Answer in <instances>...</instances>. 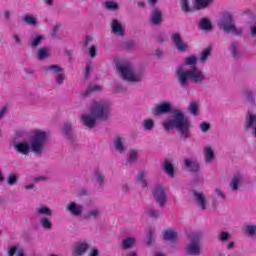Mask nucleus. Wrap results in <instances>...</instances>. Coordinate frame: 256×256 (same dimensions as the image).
<instances>
[{"instance_id": "f257e3e1", "label": "nucleus", "mask_w": 256, "mask_h": 256, "mask_svg": "<svg viewBox=\"0 0 256 256\" xmlns=\"http://www.w3.org/2000/svg\"><path fill=\"white\" fill-rule=\"evenodd\" d=\"M90 114H83L81 116L82 123L93 129L97 121H107L109 118V104L106 102H94L89 107Z\"/></svg>"}, {"instance_id": "f03ea898", "label": "nucleus", "mask_w": 256, "mask_h": 256, "mask_svg": "<svg viewBox=\"0 0 256 256\" xmlns=\"http://www.w3.org/2000/svg\"><path fill=\"white\" fill-rule=\"evenodd\" d=\"M165 131H171V129H178L182 139L186 140L190 137L189 128L191 123L185 118V114L180 110H173L172 119L163 123Z\"/></svg>"}, {"instance_id": "7ed1b4c3", "label": "nucleus", "mask_w": 256, "mask_h": 256, "mask_svg": "<svg viewBox=\"0 0 256 256\" xmlns=\"http://www.w3.org/2000/svg\"><path fill=\"white\" fill-rule=\"evenodd\" d=\"M177 79L180 87L185 89L189 79L192 83H203L205 81V74L197 66H192L188 70L180 66L177 70Z\"/></svg>"}, {"instance_id": "20e7f679", "label": "nucleus", "mask_w": 256, "mask_h": 256, "mask_svg": "<svg viewBox=\"0 0 256 256\" xmlns=\"http://www.w3.org/2000/svg\"><path fill=\"white\" fill-rule=\"evenodd\" d=\"M117 71L120 73L123 79H125V81H129L130 83H139V81L143 79L142 74H135L133 66L129 63L118 64Z\"/></svg>"}, {"instance_id": "39448f33", "label": "nucleus", "mask_w": 256, "mask_h": 256, "mask_svg": "<svg viewBox=\"0 0 256 256\" xmlns=\"http://www.w3.org/2000/svg\"><path fill=\"white\" fill-rule=\"evenodd\" d=\"M47 141V132L36 131L30 139L31 149L34 153H43V145Z\"/></svg>"}, {"instance_id": "423d86ee", "label": "nucleus", "mask_w": 256, "mask_h": 256, "mask_svg": "<svg viewBox=\"0 0 256 256\" xmlns=\"http://www.w3.org/2000/svg\"><path fill=\"white\" fill-rule=\"evenodd\" d=\"M221 29L226 33L232 32L234 35H241L243 31L238 29L235 24H233V14L231 12H225L222 17Z\"/></svg>"}, {"instance_id": "0eeeda50", "label": "nucleus", "mask_w": 256, "mask_h": 256, "mask_svg": "<svg viewBox=\"0 0 256 256\" xmlns=\"http://www.w3.org/2000/svg\"><path fill=\"white\" fill-rule=\"evenodd\" d=\"M188 237L191 240V244L187 246V252L190 255H199V241L203 237V234L201 232H195L191 233Z\"/></svg>"}, {"instance_id": "6e6552de", "label": "nucleus", "mask_w": 256, "mask_h": 256, "mask_svg": "<svg viewBox=\"0 0 256 256\" xmlns=\"http://www.w3.org/2000/svg\"><path fill=\"white\" fill-rule=\"evenodd\" d=\"M152 194L156 203H158L160 207H165V204L167 203V193L165 192V188L158 185L154 188Z\"/></svg>"}, {"instance_id": "1a4fd4ad", "label": "nucleus", "mask_w": 256, "mask_h": 256, "mask_svg": "<svg viewBox=\"0 0 256 256\" xmlns=\"http://www.w3.org/2000/svg\"><path fill=\"white\" fill-rule=\"evenodd\" d=\"M172 41L175 45V47L178 49V51H182V52H185L187 51V43H185L183 41V39L181 38V34L179 33H174L172 35Z\"/></svg>"}, {"instance_id": "9d476101", "label": "nucleus", "mask_w": 256, "mask_h": 256, "mask_svg": "<svg viewBox=\"0 0 256 256\" xmlns=\"http://www.w3.org/2000/svg\"><path fill=\"white\" fill-rule=\"evenodd\" d=\"M173 106L169 102H164L154 108L153 113L154 115H163L164 113H171V109Z\"/></svg>"}, {"instance_id": "9b49d317", "label": "nucleus", "mask_w": 256, "mask_h": 256, "mask_svg": "<svg viewBox=\"0 0 256 256\" xmlns=\"http://www.w3.org/2000/svg\"><path fill=\"white\" fill-rule=\"evenodd\" d=\"M87 249H89V244H87V242H80L74 248V255L83 256Z\"/></svg>"}, {"instance_id": "f8f14e48", "label": "nucleus", "mask_w": 256, "mask_h": 256, "mask_svg": "<svg viewBox=\"0 0 256 256\" xmlns=\"http://www.w3.org/2000/svg\"><path fill=\"white\" fill-rule=\"evenodd\" d=\"M194 197L199 205V207L205 211L207 209V199L205 198V195L203 193H198L197 191H194Z\"/></svg>"}, {"instance_id": "ddd939ff", "label": "nucleus", "mask_w": 256, "mask_h": 256, "mask_svg": "<svg viewBox=\"0 0 256 256\" xmlns=\"http://www.w3.org/2000/svg\"><path fill=\"white\" fill-rule=\"evenodd\" d=\"M14 148L18 153H22V155H29V151H31V146L26 142H19Z\"/></svg>"}, {"instance_id": "4468645a", "label": "nucleus", "mask_w": 256, "mask_h": 256, "mask_svg": "<svg viewBox=\"0 0 256 256\" xmlns=\"http://www.w3.org/2000/svg\"><path fill=\"white\" fill-rule=\"evenodd\" d=\"M67 211H70L72 215L79 216L83 213V206H77L75 202H70L67 206Z\"/></svg>"}, {"instance_id": "2eb2a0df", "label": "nucleus", "mask_w": 256, "mask_h": 256, "mask_svg": "<svg viewBox=\"0 0 256 256\" xmlns=\"http://www.w3.org/2000/svg\"><path fill=\"white\" fill-rule=\"evenodd\" d=\"M215 159V150L211 147L204 148V161L206 163H211Z\"/></svg>"}, {"instance_id": "dca6fc26", "label": "nucleus", "mask_w": 256, "mask_h": 256, "mask_svg": "<svg viewBox=\"0 0 256 256\" xmlns=\"http://www.w3.org/2000/svg\"><path fill=\"white\" fill-rule=\"evenodd\" d=\"M111 27H112V33H118L120 37H123L125 35V31H123V26L121 25V23H119V21L113 20Z\"/></svg>"}, {"instance_id": "f3484780", "label": "nucleus", "mask_w": 256, "mask_h": 256, "mask_svg": "<svg viewBox=\"0 0 256 256\" xmlns=\"http://www.w3.org/2000/svg\"><path fill=\"white\" fill-rule=\"evenodd\" d=\"M184 165H185V167L190 169V171H192V173H198V171L200 169L199 163L193 162L190 159L184 160Z\"/></svg>"}, {"instance_id": "a211bd4d", "label": "nucleus", "mask_w": 256, "mask_h": 256, "mask_svg": "<svg viewBox=\"0 0 256 256\" xmlns=\"http://www.w3.org/2000/svg\"><path fill=\"white\" fill-rule=\"evenodd\" d=\"M8 256H25V250L17 248V246H11L8 250Z\"/></svg>"}, {"instance_id": "6ab92c4d", "label": "nucleus", "mask_w": 256, "mask_h": 256, "mask_svg": "<svg viewBox=\"0 0 256 256\" xmlns=\"http://www.w3.org/2000/svg\"><path fill=\"white\" fill-rule=\"evenodd\" d=\"M164 241H171L172 243L177 241V232L173 230H167L164 232Z\"/></svg>"}, {"instance_id": "aec40b11", "label": "nucleus", "mask_w": 256, "mask_h": 256, "mask_svg": "<svg viewBox=\"0 0 256 256\" xmlns=\"http://www.w3.org/2000/svg\"><path fill=\"white\" fill-rule=\"evenodd\" d=\"M200 29L203 31H211L213 29V25L211 24V21L207 18H202L200 21Z\"/></svg>"}, {"instance_id": "412c9836", "label": "nucleus", "mask_w": 256, "mask_h": 256, "mask_svg": "<svg viewBox=\"0 0 256 256\" xmlns=\"http://www.w3.org/2000/svg\"><path fill=\"white\" fill-rule=\"evenodd\" d=\"M151 21L154 25H160L161 21H163V18H161V11L160 10H155L152 13Z\"/></svg>"}, {"instance_id": "4be33fe9", "label": "nucleus", "mask_w": 256, "mask_h": 256, "mask_svg": "<svg viewBox=\"0 0 256 256\" xmlns=\"http://www.w3.org/2000/svg\"><path fill=\"white\" fill-rule=\"evenodd\" d=\"M240 181H241V174L236 173L232 179V183H230V187L232 188L233 191H237L239 189Z\"/></svg>"}, {"instance_id": "5701e85b", "label": "nucleus", "mask_w": 256, "mask_h": 256, "mask_svg": "<svg viewBox=\"0 0 256 256\" xmlns=\"http://www.w3.org/2000/svg\"><path fill=\"white\" fill-rule=\"evenodd\" d=\"M51 55H49V49L42 47L38 50V59L39 61H43L45 59H49Z\"/></svg>"}, {"instance_id": "b1692460", "label": "nucleus", "mask_w": 256, "mask_h": 256, "mask_svg": "<svg viewBox=\"0 0 256 256\" xmlns=\"http://www.w3.org/2000/svg\"><path fill=\"white\" fill-rule=\"evenodd\" d=\"M163 168L170 177L175 176V168H173V164L171 162H164Z\"/></svg>"}, {"instance_id": "393cba45", "label": "nucleus", "mask_w": 256, "mask_h": 256, "mask_svg": "<svg viewBox=\"0 0 256 256\" xmlns=\"http://www.w3.org/2000/svg\"><path fill=\"white\" fill-rule=\"evenodd\" d=\"M114 146L116 151H119V153H123V151H125V146H123V140L119 136L116 137Z\"/></svg>"}, {"instance_id": "a878e982", "label": "nucleus", "mask_w": 256, "mask_h": 256, "mask_svg": "<svg viewBox=\"0 0 256 256\" xmlns=\"http://www.w3.org/2000/svg\"><path fill=\"white\" fill-rule=\"evenodd\" d=\"M195 3L196 9H205L206 7H209L211 0H195Z\"/></svg>"}, {"instance_id": "bb28decb", "label": "nucleus", "mask_w": 256, "mask_h": 256, "mask_svg": "<svg viewBox=\"0 0 256 256\" xmlns=\"http://www.w3.org/2000/svg\"><path fill=\"white\" fill-rule=\"evenodd\" d=\"M37 213H38V215H46L48 217H51V215H53V212L47 206H42V207L38 208Z\"/></svg>"}, {"instance_id": "cd10ccee", "label": "nucleus", "mask_w": 256, "mask_h": 256, "mask_svg": "<svg viewBox=\"0 0 256 256\" xmlns=\"http://www.w3.org/2000/svg\"><path fill=\"white\" fill-rule=\"evenodd\" d=\"M145 175H147V173L145 171H142L138 173V176L136 178V181L138 183H141L142 187H147V181L145 180Z\"/></svg>"}, {"instance_id": "c85d7f7f", "label": "nucleus", "mask_w": 256, "mask_h": 256, "mask_svg": "<svg viewBox=\"0 0 256 256\" xmlns=\"http://www.w3.org/2000/svg\"><path fill=\"white\" fill-rule=\"evenodd\" d=\"M180 7L184 13H189L193 11L191 6H189V0H180Z\"/></svg>"}, {"instance_id": "c756f323", "label": "nucleus", "mask_w": 256, "mask_h": 256, "mask_svg": "<svg viewBox=\"0 0 256 256\" xmlns=\"http://www.w3.org/2000/svg\"><path fill=\"white\" fill-rule=\"evenodd\" d=\"M40 223L44 229H48V230L53 229V223H51V220H49V218L47 217H43L40 220Z\"/></svg>"}, {"instance_id": "7c9ffc66", "label": "nucleus", "mask_w": 256, "mask_h": 256, "mask_svg": "<svg viewBox=\"0 0 256 256\" xmlns=\"http://www.w3.org/2000/svg\"><path fill=\"white\" fill-rule=\"evenodd\" d=\"M132 245H135V238H126L122 242L123 249H131Z\"/></svg>"}, {"instance_id": "2f4dec72", "label": "nucleus", "mask_w": 256, "mask_h": 256, "mask_svg": "<svg viewBox=\"0 0 256 256\" xmlns=\"http://www.w3.org/2000/svg\"><path fill=\"white\" fill-rule=\"evenodd\" d=\"M105 7L108 11H117V9H119V4H117V2L108 1L106 2Z\"/></svg>"}, {"instance_id": "473e14b6", "label": "nucleus", "mask_w": 256, "mask_h": 256, "mask_svg": "<svg viewBox=\"0 0 256 256\" xmlns=\"http://www.w3.org/2000/svg\"><path fill=\"white\" fill-rule=\"evenodd\" d=\"M185 64L191 67H197V58L195 56H189L185 58Z\"/></svg>"}, {"instance_id": "72a5a7b5", "label": "nucleus", "mask_w": 256, "mask_h": 256, "mask_svg": "<svg viewBox=\"0 0 256 256\" xmlns=\"http://www.w3.org/2000/svg\"><path fill=\"white\" fill-rule=\"evenodd\" d=\"M188 109L192 115L197 116V112L199 111V104H197V102H192L190 103Z\"/></svg>"}, {"instance_id": "f704fd0d", "label": "nucleus", "mask_w": 256, "mask_h": 256, "mask_svg": "<svg viewBox=\"0 0 256 256\" xmlns=\"http://www.w3.org/2000/svg\"><path fill=\"white\" fill-rule=\"evenodd\" d=\"M41 41H43V36L37 35L33 40L30 41V45L31 47H39Z\"/></svg>"}, {"instance_id": "c9c22d12", "label": "nucleus", "mask_w": 256, "mask_h": 256, "mask_svg": "<svg viewBox=\"0 0 256 256\" xmlns=\"http://www.w3.org/2000/svg\"><path fill=\"white\" fill-rule=\"evenodd\" d=\"M63 132L67 135L68 139H71V135L73 133V129L71 128V124L65 123L63 127Z\"/></svg>"}, {"instance_id": "e433bc0d", "label": "nucleus", "mask_w": 256, "mask_h": 256, "mask_svg": "<svg viewBox=\"0 0 256 256\" xmlns=\"http://www.w3.org/2000/svg\"><path fill=\"white\" fill-rule=\"evenodd\" d=\"M24 23H27L28 25H35L37 23V19L31 15H26L23 18Z\"/></svg>"}, {"instance_id": "4c0bfd02", "label": "nucleus", "mask_w": 256, "mask_h": 256, "mask_svg": "<svg viewBox=\"0 0 256 256\" xmlns=\"http://www.w3.org/2000/svg\"><path fill=\"white\" fill-rule=\"evenodd\" d=\"M46 71H53L54 73H61L63 71V68H61L59 65H50V66H46Z\"/></svg>"}, {"instance_id": "58836bf2", "label": "nucleus", "mask_w": 256, "mask_h": 256, "mask_svg": "<svg viewBox=\"0 0 256 256\" xmlns=\"http://www.w3.org/2000/svg\"><path fill=\"white\" fill-rule=\"evenodd\" d=\"M209 55H211V48H206L200 55V61H207Z\"/></svg>"}, {"instance_id": "ea45409f", "label": "nucleus", "mask_w": 256, "mask_h": 256, "mask_svg": "<svg viewBox=\"0 0 256 256\" xmlns=\"http://www.w3.org/2000/svg\"><path fill=\"white\" fill-rule=\"evenodd\" d=\"M134 161H137V151L131 150L128 157V163H133Z\"/></svg>"}, {"instance_id": "a19ab883", "label": "nucleus", "mask_w": 256, "mask_h": 256, "mask_svg": "<svg viewBox=\"0 0 256 256\" xmlns=\"http://www.w3.org/2000/svg\"><path fill=\"white\" fill-rule=\"evenodd\" d=\"M154 125L155 124L153 123V120H151V119H147L144 121V128L147 131H151V129H153Z\"/></svg>"}, {"instance_id": "79ce46f5", "label": "nucleus", "mask_w": 256, "mask_h": 256, "mask_svg": "<svg viewBox=\"0 0 256 256\" xmlns=\"http://www.w3.org/2000/svg\"><path fill=\"white\" fill-rule=\"evenodd\" d=\"M147 214L152 219H157V217H159V215H161V213L159 211L155 210V209L148 210Z\"/></svg>"}, {"instance_id": "37998d69", "label": "nucleus", "mask_w": 256, "mask_h": 256, "mask_svg": "<svg viewBox=\"0 0 256 256\" xmlns=\"http://www.w3.org/2000/svg\"><path fill=\"white\" fill-rule=\"evenodd\" d=\"M93 91H101V86H90L88 87V89L85 92V96L87 97V95H89L90 93H93Z\"/></svg>"}, {"instance_id": "c03bdc74", "label": "nucleus", "mask_w": 256, "mask_h": 256, "mask_svg": "<svg viewBox=\"0 0 256 256\" xmlns=\"http://www.w3.org/2000/svg\"><path fill=\"white\" fill-rule=\"evenodd\" d=\"M246 229V233H248V235H255L256 233V226L255 225H247L245 227Z\"/></svg>"}, {"instance_id": "a18cd8bd", "label": "nucleus", "mask_w": 256, "mask_h": 256, "mask_svg": "<svg viewBox=\"0 0 256 256\" xmlns=\"http://www.w3.org/2000/svg\"><path fill=\"white\" fill-rule=\"evenodd\" d=\"M147 245H151L153 241H155V238L153 237V230L151 228L148 229V235H147Z\"/></svg>"}, {"instance_id": "49530a36", "label": "nucleus", "mask_w": 256, "mask_h": 256, "mask_svg": "<svg viewBox=\"0 0 256 256\" xmlns=\"http://www.w3.org/2000/svg\"><path fill=\"white\" fill-rule=\"evenodd\" d=\"M17 183V176L15 174H10L8 176V185H15Z\"/></svg>"}, {"instance_id": "de8ad7c7", "label": "nucleus", "mask_w": 256, "mask_h": 256, "mask_svg": "<svg viewBox=\"0 0 256 256\" xmlns=\"http://www.w3.org/2000/svg\"><path fill=\"white\" fill-rule=\"evenodd\" d=\"M230 51H231L233 57H237V42H232Z\"/></svg>"}, {"instance_id": "09e8293b", "label": "nucleus", "mask_w": 256, "mask_h": 256, "mask_svg": "<svg viewBox=\"0 0 256 256\" xmlns=\"http://www.w3.org/2000/svg\"><path fill=\"white\" fill-rule=\"evenodd\" d=\"M200 128H201V131H203L204 133H207V130L211 128V125L207 122H202L200 124Z\"/></svg>"}, {"instance_id": "8fccbe9b", "label": "nucleus", "mask_w": 256, "mask_h": 256, "mask_svg": "<svg viewBox=\"0 0 256 256\" xmlns=\"http://www.w3.org/2000/svg\"><path fill=\"white\" fill-rule=\"evenodd\" d=\"M246 99L249 103L255 104V99L253 98V93H251V91H246Z\"/></svg>"}, {"instance_id": "3c124183", "label": "nucleus", "mask_w": 256, "mask_h": 256, "mask_svg": "<svg viewBox=\"0 0 256 256\" xmlns=\"http://www.w3.org/2000/svg\"><path fill=\"white\" fill-rule=\"evenodd\" d=\"M95 177H96L97 182H98L100 185H103V175L101 174V172L96 171Z\"/></svg>"}, {"instance_id": "603ef678", "label": "nucleus", "mask_w": 256, "mask_h": 256, "mask_svg": "<svg viewBox=\"0 0 256 256\" xmlns=\"http://www.w3.org/2000/svg\"><path fill=\"white\" fill-rule=\"evenodd\" d=\"M63 81H65V74H58L56 76V82L59 84V85H62Z\"/></svg>"}, {"instance_id": "864d4df0", "label": "nucleus", "mask_w": 256, "mask_h": 256, "mask_svg": "<svg viewBox=\"0 0 256 256\" xmlns=\"http://www.w3.org/2000/svg\"><path fill=\"white\" fill-rule=\"evenodd\" d=\"M219 239H220V241H227V239H229V233L228 232H222L219 235Z\"/></svg>"}, {"instance_id": "5fc2aeb1", "label": "nucleus", "mask_w": 256, "mask_h": 256, "mask_svg": "<svg viewBox=\"0 0 256 256\" xmlns=\"http://www.w3.org/2000/svg\"><path fill=\"white\" fill-rule=\"evenodd\" d=\"M90 57H95L97 55V48L95 46H91L89 49Z\"/></svg>"}, {"instance_id": "6e6d98bb", "label": "nucleus", "mask_w": 256, "mask_h": 256, "mask_svg": "<svg viewBox=\"0 0 256 256\" xmlns=\"http://www.w3.org/2000/svg\"><path fill=\"white\" fill-rule=\"evenodd\" d=\"M91 75V64L86 65V74L85 79H89V76Z\"/></svg>"}, {"instance_id": "4d7b16f0", "label": "nucleus", "mask_w": 256, "mask_h": 256, "mask_svg": "<svg viewBox=\"0 0 256 256\" xmlns=\"http://www.w3.org/2000/svg\"><path fill=\"white\" fill-rule=\"evenodd\" d=\"M89 215H90L91 217H93L94 219H97V217H99V210H91V211L89 212Z\"/></svg>"}, {"instance_id": "13d9d810", "label": "nucleus", "mask_w": 256, "mask_h": 256, "mask_svg": "<svg viewBox=\"0 0 256 256\" xmlns=\"http://www.w3.org/2000/svg\"><path fill=\"white\" fill-rule=\"evenodd\" d=\"M216 193L219 197H221V199H225V194H223V190H221V188H217Z\"/></svg>"}, {"instance_id": "bf43d9fd", "label": "nucleus", "mask_w": 256, "mask_h": 256, "mask_svg": "<svg viewBox=\"0 0 256 256\" xmlns=\"http://www.w3.org/2000/svg\"><path fill=\"white\" fill-rule=\"evenodd\" d=\"M14 41L15 43H18V45H21V37L19 34H14Z\"/></svg>"}, {"instance_id": "052dcab7", "label": "nucleus", "mask_w": 256, "mask_h": 256, "mask_svg": "<svg viewBox=\"0 0 256 256\" xmlns=\"http://www.w3.org/2000/svg\"><path fill=\"white\" fill-rule=\"evenodd\" d=\"M5 113H7V107L4 106L1 110H0V119L1 117H3V115H5Z\"/></svg>"}, {"instance_id": "680f3d73", "label": "nucleus", "mask_w": 256, "mask_h": 256, "mask_svg": "<svg viewBox=\"0 0 256 256\" xmlns=\"http://www.w3.org/2000/svg\"><path fill=\"white\" fill-rule=\"evenodd\" d=\"M90 256H99V250L97 249H92Z\"/></svg>"}, {"instance_id": "e2e57ef3", "label": "nucleus", "mask_w": 256, "mask_h": 256, "mask_svg": "<svg viewBox=\"0 0 256 256\" xmlns=\"http://www.w3.org/2000/svg\"><path fill=\"white\" fill-rule=\"evenodd\" d=\"M251 35H252V37H256V26H253L251 28Z\"/></svg>"}, {"instance_id": "0e129e2a", "label": "nucleus", "mask_w": 256, "mask_h": 256, "mask_svg": "<svg viewBox=\"0 0 256 256\" xmlns=\"http://www.w3.org/2000/svg\"><path fill=\"white\" fill-rule=\"evenodd\" d=\"M34 181H35V182H37V181H45V177H43V176L36 177V178L34 179Z\"/></svg>"}, {"instance_id": "69168bd1", "label": "nucleus", "mask_w": 256, "mask_h": 256, "mask_svg": "<svg viewBox=\"0 0 256 256\" xmlns=\"http://www.w3.org/2000/svg\"><path fill=\"white\" fill-rule=\"evenodd\" d=\"M156 55L157 57H161L163 55V51H161L160 49L156 50Z\"/></svg>"}, {"instance_id": "338daca9", "label": "nucleus", "mask_w": 256, "mask_h": 256, "mask_svg": "<svg viewBox=\"0 0 256 256\" xmlns=\"http://www.w3.org/2000/svg\"><path fill=\"white\" fill-rule=\"evenodd\" d=\"M228 249H233V247H235V242H230L228 243Z\"/></svg>"}, {"instance_id": "774afa93", "label": "nucleus", "mask_w": 256, "mask_h": 256, "mask_svg": "<svg viewBox=\"0 0 256 256\" xmlns=\"http://www.w3.org/2000/svg\"><path fill=\"white\" fill-rule=\"evenodd\" d=\"M4 17H5V19H9V11L4 12Z\"/></svg>"}]
</instances>
